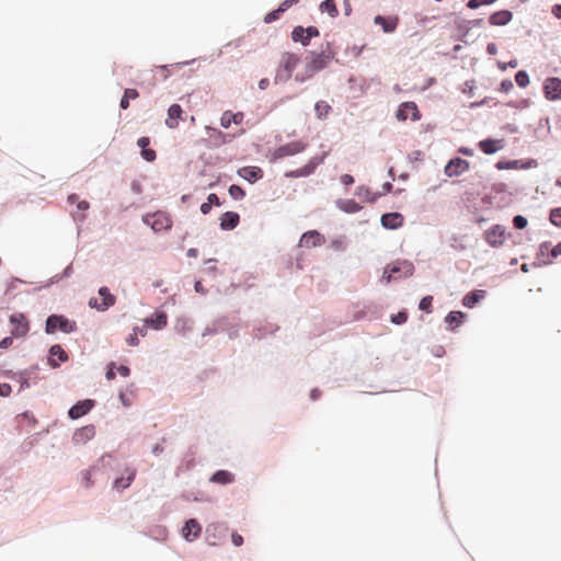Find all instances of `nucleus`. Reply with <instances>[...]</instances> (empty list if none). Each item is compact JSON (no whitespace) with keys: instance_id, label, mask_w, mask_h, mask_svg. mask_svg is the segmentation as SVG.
Returning <instances> with one entry per match:
<instances>
[{"instance_id":"1","label":"nucleus","mask_w":561,"mask_h":561,"mask_svg":"<svg viewBox=\"0 0 561 561\" xmlns=\"http://www.w3.org/2000/svg\"><path fill=\"white\" fill-rule=\"evenodd\" d=\"M414 273V265L409 260H397L388 263L383 267L381 282H386L387 284L392 280H397L400 278H407L412 276Z\"/></svg>"},{"instance_id":"2","label":"nucleus","mask_w":561,"mask_h":561,"mask_svg":"<svg viewBox=\"0 0 561 561\" xmlns=\"http://www.w3.org/2000/svg\"><path fill=\"white\" fill-rule=\"evenodd\" d=\"M77 322L61 313H51L45 320L46 334H55L58 331L69 334L77 331Z\"/></svg>"},{"instance_id":"3","label":"nucleus","mask_w":561,"mask_h":561,"mask_svg":"<svg viewBox=\"0 0 561 561\" xmlns=\"http://www.w3.org/2000/svg\"><path fill=\"white\" fill-rule=\"evenodd\" d=\"M336 55V51H330L325 54V51L309 50L306 56V67L308 71L311 73H317L324 68H327L330 60H332Z\"/></svg>"},{"instance_id":"4","label":"nucleus","mask_w":561,"mask_h":561,"mask_svg":"<svg viewBox=\"0 0 561 561\" xmlns=\"http://www.w3.org/2000/svg\"><path fill=\"white\" fill-rule=\"evenodd\" d=\"M98 294L101 300L96 297H91L88 301V306L91 309L104 312L116 304V296L111 293L107 286H101Z\"/></svg>"},{"instance_id":"5","label":"nucleus","mask_w":561,"mask_h":561,"mask_svg":"<svg viewBox=\"0 0 561 561\" xmlns=\"http://www.w3.org/2000/svg\"><path fill=\"white\" fill-rule=\"evenodd\" d=\"M327 153L313 156L308 162L301 168L287 171L285 176L287 179L307 178L314 173L317 168L324 162Z\"/></svg>"},{"instance_id":"6","label":"nucleus","mask_w":561,"mask_h":561,"mask_svg":"<svg viewBox=\"0 0 561 561\" xmlns=\"http://www.w3.org/2000/svg\"><path fill=\"white\" fill-rule=\"evenodd\" d=\"M512 237L511 232H506L504 226L495 224L483 232L484 241L492 248H500L504 244L506 238Z\"/></svg>"},{"instance_id":"7","label":"nucleus","mask_w":561,"mask_h":561,"mask_svg":"<svg viewBox=\"0 0 561 561\" xmlns=\"http://www.w3.org/2000/svg\"><path fill=\"white\" fill-rule=\"evenodd\" d=\"M538 167V161L534 158L527 159H501L495 163V168L503 170H528Z\"/></svg>"},{"instance_id":"8","label":"nucleus","mask_w":561,"mask_h":561,"mask_svg":"<svg viewBox=\"0 0 561 561\" xmlns=\"http://www.w3.org/2000/svg\"><path fill=\"white\" fill-rule=\"evenodd\" d=\"M307 145L300 140L290 141L277 147L272 154V161L284 159L286 157L295 156L305 151Z\"/></svg>"},{"instance_id":"9","label":"nucleus","mask_w":561,"mask_h":561,"mask_svg":"<svg viewBox=\"0 0 561 561\" xmlns=\"http://www.w3.org/2000/svg\"><path fill=\"white\" fill-rule=\"evenodd\" d=\"M422 117V114L413 101H405L402 102L397 111H396V118L400 122H404L408 118H410L412 122H417Z\"/></svg>"},{"instance_id":"10","label":"nucleus","mask_w":561,"mask_h":561,"mask_svg":"<svg viewBox=\"0 0 561 561\" xmlns=\"http://www.w3.org/2000/svg\"><path fill=\"white\" fill-rule=\"evenodd\" d=\"M9 322L12 325L11 334L15 339L24 337L30 331V321L24 313H12L9 317Z\"/></svg>"},{"instance_id":"11","label":"nucleus","mask_w":561,"mask_h":561,"mask_svg":"<svg viewBox=\"0 0 561 561\" xmlns=\"http://www.w3.org/2000/svg\"><path fill=\"white\" fill-rule=\"evenodd\" d=\"M484 24L483 19H474V20H466V19H456L455 26L459 33L457 36V41L468 44L467 37L470 33V26L472 27H481Z\"/></svg>"},{"instance_id":"12","label":"nucleus","mask_w":561,"mask_h":561,"mask_svg":"<svg viewBox=\"0 0 561 561\" xmlns=\"http://www.w3.org/2000/svg\"><path fill=\"white\" fill-rule=\"evenodd\" d=\"M470 163L468 160L460 157H453L449 159L444 168V173L448 178H455L461 175L463 172L469 170Z\"/></svg>"},{"instance_id":"13","label":"nucleus","mask_w":561,"mask_h":561,"mask_svg":"<svg viewBox=\"0 0 561 561\" xmlns=\"http://www.w3.org/2000/svg\"><path fill=\"white\" fill-rule=\"evenodd\" d=\"M69 360L67 352L60 344H53L48 348L47 365L53 368H59L61 364Z\"/></svg>"},{"instance_id":"14","label":"nucleus","mask_w":561,"mask_h":561,"mask_svg":"<svg viewBox=\"0 0 561 561\" xmlns=\"http://www.w3.org/2000/svg\"><path fill=\"white\" fill-rule=\"evenodd\" d=\"M94 407L95 400L93 399L79 400L68 410V417L70 420H78L87 415Z\"/></svg>"},{"instance_id":"15","label":"nucleus","mask_w":561,"mask_h":561,"mask_svg":"<svg viewBox=\"0 0 561 561\" xmlns=\"http://www.w3.org/2000/svg\"><path fill=\"white\" fill-rule=\"evenodd\" d=\"M543 93L549 101L561 100V79L548 77L543 82Z\"/></svg>"},{"instance_id":"16","label":"nucleus","mask_w":561,"mask_h":561,"mask_svg":"<svg viewBox=\"0 0 561 561\" xmlns=\"http://www.w3.org/2000/svg\"><path fill=\"white\" fill-rule=\"evenodd\" d=\"M201 534L202 525L196 518L192 517L185 520L181 529V535L187 542L196 540L199 538Z\"/></svg>"},{"instance_id":"17","label":"nucleus","mask_w":561,"mask_h":561,"mask_svg":"<svg viewBox=\"0 0 561 561\" xmlns=\"http://www.w3.org/2000/svg\"><path fill=\"white\" fill-rule=\"evenodd\" d=\"M237 175L250 184H255L264 176V171L257 165H245L237 170Z\"/></svg>"},{"instance_id":"18","label":"nucleus","mask_w":561,"mask_h":561,"mask_svg":"<svg viewBox=\"0 0 561 561\" xmlns=\"http://www.w3.org/2000/svg\"><path fill=\"white\" fill-rule=\"evenodd\" d=\"M404 224V217L401 213L389 211L385 213L380 217V225L387 230H397Z\"/></svg>"},{"instance_id":"19","label":"nucleus","mask_w":561,"mask_h":561,"mask_svg":"<svg viewBox=\"0 0 561 561\" xmlns=\"http://www.w3.org/2000/svg\"><path fill=\"white\" fill-rule=\"evenodd\" d=\"M374 23L376 25H379L383 33L386 34H392L397 31L400 18L398 15H381L378 14L374 18Z\"/></svg>"},{"instance_id":"20","label":"nucleus","mask_w":561,"mask_h":561,"mask_svg":"<svg viewBox=\"0 0 561 561\" xmlns=\"http://www.w3.org/2000/svg\"><path fill=\"white\" fill-rule=\"evenodd\" d=\"M478 148L488 156L494 154L504 148V139L486 137L477 144Z\"/></svg>"},{"instance_id":"21","label":"nucleus","mask_w":561,"mask_h":561,"mask_svg":"<svg viewBox=\"0 0 561 561\" xmlns=\"http://www.w3.org/2000/svg\"><path fill=\"white\" fill-rule=\"evenodd\" d=\"M144 322L152 330H162L168 324V314L163 310H156L150 316L145 318Z\"/></svg>"},{"instance_id":"22","label":"nucleus","mask_w":561,"mask_h":561,"mask_svg":"<svg viewBox=\"0 0 561 561\" xmlns=\"http://www.w3.org/2000/svg\"><path fill=\"white\" fill-rule=\"evenodd\" d=\"M324 240V237L318 230H308L301 234L299 247L316 248L321 245Z\"/></svg>"},{"instance_id":"23","label":"nucleus","mask_w":561,"mask_h":561,"mask_svg":"<svg viewBox=\"0 0 561 561\" xmlns=\"http://www.w3.org/2000/svg\"><path fill=\"white\" fill-rule=\"evenodd\" d=\"M137 470L133 467H126L125 468V474H122L121 477L115 478L113 482V489L117 491H124L127 488L130 486L133 481L136 478Z\"/></svg>"},{"instance_id":"24","label":"nucleus","mask_w":561,"mask_h":561,"mask_svg":"<svg viewBox=\"0 0 561 561\" xmlns=\"http://www.w3.org/2000/svg\"><path fill=\"white\" fill-rule=\"evenodd\" d=\"M111 458H112V456H111L110 454H105V455H103V456L100 458V460H99V462H98V463L93 465L90 469H88V470H83V471L81 472V474H82V480H83V482H84L85 486L90 488V486H92V485H93V481H92V473H98L99 471H101V468H102V467H106V466H108V465H110V462H108V461H106V459H111Z\"/></svg>"},{"instance_id":"25","label":"nucleus","mask_w":561,"mask_h":561,"mask_svg":"<svg viewBox=\"0 0 561 561\" xmlns=\"http://www.w3.org/2000/svg\"><path fill=\"white\" fill-rule=\"evenodd\" d=\"M219 227L224 231H231L240 224V215L237 211L228 210L221 214Z\"/></svg>"},{"instance_id":"26","label":"nucleus","mask_w":561,"mask_h":561,"mask_svg":"<svg viewBox=\"0 0 561 561\" xmlns=\"http://www.w3.org/2000/svg\"><path fill=\"white\" fill-rule=\"evenodd\" d=\"M184 111L182 106L178 103H173L168 108V117L165 119V125L170 129H174L179 126L180 121H184L183 117Z\"/></svg>"},{"instance_id":"27","label":"nucleus","mask_w":561,"mask_h":561,"mask_svg":"<svg viewBox=\"0 0 561 561\" xmlns=\"http://www.w3.org/2000/svg\"><path fill=\"white\" fill-rule=\"evenodd\" d=\"M486 297V290L484 289H472L467 293L462 299L461 304L463 307L468 309L474 308L480 301H482Z\"/></svg>"},{"instance_id":"28","label":"nucleus","mask_w":561,"mask_h":561,"mask_svg":"<svg viewBox=\"0 0 561 561\" xmlns=\"http://www.w3.org/2000/svg\"><path fill=\"white\" fill-rule=\"evenodd\" d=\"M513 19V12L508 9H502L490 14L489 23L493 26H505Z\"/></svg>"},{"instance_id":"29","label":"nucleus","mask_w":561,"mask_h":561,"mask_svg":"<svg viewBox=\"0 0 561 561\" xmlns=\"http://www.w3.org/2000/svg\"><path fill=\"white\" fill-rule=\"evenodd\" d=\"M95 435V427L92 424L82 426L75 431L72 442L75 444H85Z\"/></svg>"},{"instance_id":"30","label":"nucleus","mask_w":561,"mask_h":561,"mask_svg":"<svg viewBox=\"0 0 561 561\" xmlns=\"http://www.w3.org/2000/svg\"><path fill=\"white\" fill-rule=\"evenodd\" d=\"M467 318V313L460 310L449 311L444 319V322L447 324V329L450 331H455L458 327H460Z\"/></svg>"},{"instance_id":"31","label":"nucleus","mask_w":561,"mask_h":561,"mask_svg":"<svg viewBox=\"0 0 561 561\" xmlns=\"http://www.w3.org/2000/svg\"><path fill=\"white\" fill-rule=\"evenodd\" d=\"M234 481V474L226 469L216 470L209 478V482L219 484V485H228Z\"/></svg>"},{"instance_id":"32","label":"nucleus","mask_w":561,"mask_h":561,"mask_svg":"<svg viewBox=\"0 0 561 561\" xmlns=\"http://www.w3.org/2000/svg\"><path fill=\"white\" fill-rule=\"evenodd\" d=\"M335 205L345 214H356L362 210L360 204L352 198H339L336 199Z\"/></svg>"},{"instance_id":"33","label":"nucleus","mask_w":561,"mask_h":561,"mask_svg":"<svg viewBox=\"0 0 561 561\" xmlns=\"http://www.w3.org/2000/svg\"><path fill=\"white\" fill-rule=\"evenodd\" d=\"M243 113L237 112L233 113L231 111H225L220 117V126L225 129L229 128L231 124L239 125L242 123Z\"/></svg>"},{"instance_id":"34","label":"nucleus","mask_w":561,"mask_h":561,"mask_svg":"<svg viewBox=\"0 0 561 561\" xmlns=\"http://www.w3.org/2000/svg\"><path fill=\"white\" fill-rule=\"evenodd\" d=\"M355 196L365 198V201L370 204H375L382 196V193L373 192L370 187L366 185H359L355 190Z\"/></svg>"},{"instance_id":"35","label":"nucleus","mask_w":561,"mask_h":561,"mask_svg":"<svg viewBox=\"0 0 561 561\" xmlns=\"http://www.w3.org/2000/svg\"><path fill=\"white\" fill-rule=\"evenodd\" d=\"M550 250H551L550 241L541 242L539 245L538 253H537V261H535L533 263V266L538 267V266L550 264L551 263L550 260H541L545 256H549Z\"/></svg>"},{"instance_id":"36","label":"nucleus","mask_w":561,"mask_h":561,"mask_svg":"<svg viewBox=\"0 0 561 561\" xmlns=\"http://www.w3.org/2000/svg\"><path fill=\"white\" fill-rule=\"evenodd\" d=\"M299 61H300V58L295 53H285L283 55V60H282V64L279 65V68L293 72L294 69L299 64Z\"/></svg>"},{"instance_id":"37","label":"nucleus","mask_w":561,"mask_h":561,"mask_svg":"<svg viewBox=\"0 0 561 561\" xmlns=\"http://www.w3.org/2000/svg\"><path fill=\"white\" fill-rule=\"evenodd\" d=\"M226 331V318H220L209 327H206L202 336L215 335L219 332Z\"/></svg>"},{"instance_id":"38","label":"nucleus","mask_w":561,"mask_h":561,"mask_svg":"<svg viewBox=\"0 0 561 561\" xmlns=\"http://www.w3.org/2000/svg\"><path fill=\"white\" fill-rule=\"evenodd\" d=\"M290 36L295 43H300L305 47L308 46L311 42L310 38L306 35L304 26L301 25L295 26L291 31Z\"/></svg>"},{"instance_id":"39","label":"nucleus","mask_w":561,"mask_h":561,"mask_svg":"<svg viewBox=\"0 0 561 561\" xmlns=\"http://www.w3.org/2000/svg\"><path fill=\"white\" fill-rule=\"evenodd\" d=\"M72 273H73V266H72V263H70L64 268V271L60 274H56L55 276H53L46 285L41 286L38 289L48 288L51 285L57 284L61 279L70 277L72 275Z\"/></svg>"},{"instance_id":"40","label":"nucleus","mask_w":561,"mask_h":561,"mask_svg":"<svg viewBox=\"0 0 561 561\" xmlns=\"http://www.w3.org/2000/svg\"><path fill=\"white\" fill-rule=\"evenodd\" d=\"M139 96V92L136 89L127 88L124 90L123 96L119 101L121 110H127L129 107L130 100H135Z\"/></svg>"},{"instance_id":"41","label":"nucleus","mask_w":561,"mask_h":561,"mask_svg":"<svg viewBox=\"0 0 561 561\" xmlns=\"http://www.w3.org/2000/svg\"><path fill=\"white\" fill-rule=\"evenodd\" d=\"M331 111V105L325 101L320 100L314 104L316 116L320 121L325 119Z\"/></svg>"},{"instance_id":"42","label":"nucleus","mask_w":561,"mask_h":561,"mask_svg":"<svg viewBox=\"0 0 561 561\" xmlns=\"http://www.w3.org/2000/svg\"><path fill=\"white\" fill-rule=\"evenodd\" d=\"M319 9L321 12L328 13L331 18H336L339 15V10L334 0H323Z\"/></svg>"},{"instance_id":"43","label":"nucleus","mask_w":561,"mask_h":561,"mask_svg":"<svg viewBox=\"0 0 561 561\" xmlns=\"http://www.w3.org/2000/svg\"><path fill=\"white\" fill-rule=\"evenodd\" d=\"M213 130H214V135H211L210 137L214 139L216 146L228 144L234 137L231 134L222 133L221 130L216 129V128Z\"/></svg>"},{"instance_id":"44","label":"nucleus","mask_w":561,"mask_h":561,"mask_svg":"<svg viewBox=\"0 0 561 561\" xmlns=\"http://www.w3.org/2000/svg\"><path fill=\"white\" fill-rule=\"evenodd\" d=\"M228 193L234 201H242L247 195L245 190L239 184H231L228 187Z\"/></svg>"},{"instance_id":"45","label":"nucleus","mask_w":561,"mask_h":561,"mask_svg":"<svg viewBox=\"0 0 561 561\" xmlns=\"http://www.w3.org/2000/svg\"><path fill=\"white\" fill-rule=\"evenodd\" d=\"M409 312L407 309H401L397 313L390 316V322L396 325H402L408 321Z\"/></svg>"},{"instance_id":"46","label":"nucleus","mask_w":561,"mask_h":561,"mask_svg":"<svg viewBox=\"0 0 561 561\" xmlns=\"http://www.w3.org/2000/svg\"><path fill=\"white\" fill-rule=\"evenodd\" d=\"M77 210L80 213L79 216H75L76 221L83 222L85 220V211L90 208V203L85 199L79 201L76 204Z\"/></svg>"},{"instance_id":"47","label":"nucleus","mask_w":561,"mask_h":561,"mask_svg":"<svg viewBox=\"0 0 561 561\" xmlns=\"http://www.w3.org/2000/svg\"><path fill=\"white\" fill-rule=\"evenodd\" d=\"M195 465H196V462L193 457H191V458L185 457L184 459H182L180 465L176 467V476H179L180 472L191 471L195 467Z\"/></svg>"},{"instance_id":"48","label":"nucleus","mask_w":561,"mask_h":561,"mask_svg":"<svg viewBox=\"0 0 561 561\" xmlns=\"http://www.w3.org/2000/svg\"><path fill=\"white\" fill-rule=\"evenodd\" d=\"M515 82L519 88H526L530 83L529 75L526 70L522 69L515 73Z\"/></svg>"},{"instance_id":"49","label":"nucleus","mask_w":561,"mask_h":561,"mask_svg":"<svg viewBox=\"0 0 561 561\" xmlns=\"http://www.w3.org/2000/svg\"><path fill=\"white\" fill-rule=\"evenodd\" d=\"M419 309L425 313H431L433 310V296L427 295L421 298Z\"/></svg>"},{"instance_id":"50","label":"nucleus","mask_w":561,"mask_h":561,"mask_svg":"<svg viewBox=\"0 0 561 561\" xmlns=\"http://www.w3.org/2000/svg\"><path fill=\"white\" fill-rule=\"evenodd\" d=\"M133 388H134V385H129L126 390H121L118 392V400L122 403V405L125 408H129L131 405V401H130L129 397L127 396V391H129L131 394Z\"/></svg>"},{"instance_id":"51","label":"nucleus","mask_w":561,"mask_h":561,"mask_svg":"<svg viewBox=\"0 0 561 561\" xmlns=\"http://www.w3.org/2000/svg\"><path fill=\"white\" fill-rule=\"evenodd\" d=\"M549 220L553 226L561 228V207L550 209Z\"/></svg>"},{"instance_id":"52","label":"nucleus","mask_w":561,"mask_h":561,"mask_svg":"<svg viewBox=\"0 0 561 561\" xmlns=\"http://www.w3.org/2000/svg\"><path fill=\"white\" fill-rule=\"evenodd\" d=\"M181 497L184 500V501H193V502H203L205 501L206 499V495L205 493L203 492H185L181 495Z\"/></svg>"},{"instance_id":"53","label":"nucleus","mask_w":561,"mask_h":561,"mask_svg":"<svg viewBox=\"0 0 561 561\" xmlns=\"http://www.w3.org/2000/svg\"><path fill=\"white\" fill-rule=\"evenodd\" d=\"M497 0H468L466 5L471 10H477L482 5H491L495 3Z\"/></svg>"},{"instance_id":"54","label":"nucleus","mask_w":561,"mask_h":561,"mask_svg":"<svg viewBox=\"0 0 561 561\" xmlns=\"http://www.w3.org/2000/svg\"><path fill=\"white\" fill-rule=\"evenodd\" d=\"M347 247L345 236L337 237L331 241V248L336 251H344Z\"/></svg>"},{"instance_id":"55","label":"nucleus","mask_w":561,"mask_h":561,"mask_svg":"<svg viewBox=\"0 0 561 561\" xmlns=\"http://www.w3.org/2000/svg\"><path fill=\"white\" fill-rule=\"evenodd\" d=\"M20 374L21 375H19L18 381L20 383L19 391L21 392V391H24V390L31 388V386H32V377L22 374L21 370H20Z\"/></svg>"},{"instance_id":"56","label":"nucleus","mask_w":561,"mask_h":561,"mask_svg":"<svg viewBox=\"0 0 561 561\" xmlns=\"http://www.w3.org/2000/svg\"><path fill=\"white\" fill-rule=\"evenodd\" d=\"M512 222H513L514 228L517 229V230H523L528 225L527 218L525 216H523V215H515L513 217Z\"/></svg>"},{"instance_id":"57","label":"nucleus","mask_w":561,"mask_h":561,"mask_svg":"<svg viewBox=\"0 0 561 561\" xmlns=\"http://www.w3.org/2000/svg\"><path fill=\"white\" fill-rule=\"evenodd\" d=\"M291 75L293 72L278 67L275 76V83L288 81L291 78Z\"/></svg>"},{"instance_id":"58","label":"nucleus","mask_w":561,"mask_h":561,"mask_svg":"<svg viewBox=\"0 0 561 561\" xmlns=\"http://www.w3.org/2000/svg\"><path fill=\"white\" fill-rule=\"evenodd\" d=\"M116 368H117V364L115 362H111V363L107 364L106 371H105V378L108 381L115 379L116 373H117Z\"/></svg>"},{"instance_id":"59","label":"nucleus","mask_w":561,"mask_h":561,"mask_svg":"<svg viewBox=\"0 0 561 561\" xmlns=\"http://www.w3.org/2000/svg\"><path fill=\"white\" fill-rule=\"evenodd\" d=\"M280 16H282V14H280L276 9H274V10H272V11L267 12V13L264 15L263 21H264V23H266V24H271V23H273V22H275V21L279 20V19H280Z\"/></svg>"},{"instance_id":"60","label":"nucleus","mask_w":561,"mask_h":561,"mask_svg":"<svg viewBox=\"0 0 561 561\" xmlns=\"http://www.w3.org/2000/svg\"><path fill=\"white\" fill-rule=\"evenodd\" d=\"M140 156L147 162H153L157 158L156 151L149 148L141 150Z\"/></svg>"},{"instance_id":"61","label":"nucleus","mask_w":561,"mask_h":561,"mask_svg":"<svg viewBox=\"0 0 561 561\" xmlns=\"http://www.w3.org/2000/svg\"><path fill=\"white\" fill-rule=\"evenodd\" d=\"M496 65L500 70L505 71L507 68H512V69L516 68L518 66V60L516 58H513L507 62H503V61L499 60Z\"/></svg>"},{"instance_id":"62","label":"nucleus","mask_w":561,"mask_h":561,"mask_svg":"<svg viewBox=\"0 0 561 561\" xmlns=\"http://www.w3.org/2000/svg\"><path fill=\"white\" fill-rule=\"evenodd\" d=\"M314 73H311L308 71V68L305 67V71L304 72H297L296 76H295V80L297 82H306L307 80H309L310 78L313 77Z\"/></svg>"},{"instance_id":"63","label":"nucleus","mask_w":561,"mask_h":561,"mask_svg":"<svg viewBox=\"0 0 561 561\" xmlns=\"http://www.w3.org/2000/svg\"><path fill=\"white\" fill-rule=\"evenodd\" d=\"M514 88L513 81L511 79H503L500 82L499 91L503 93H508Z\"/></svg>"},{"instance_id":"64","label":"nucleus","mask_w":561,"mask_h":561,"mask_svg":"<svg viewBox=\"0 0 561 561\" xmlns=\"http://www.w3.org/2000/svg\"><path fill=\"white\" fill-rule=\"evenodd\" d=\"M474 89H476V81L467 80L463 84L462 93L468 94L471 98V96H473Z\"/></svg>"}]
</instances>
